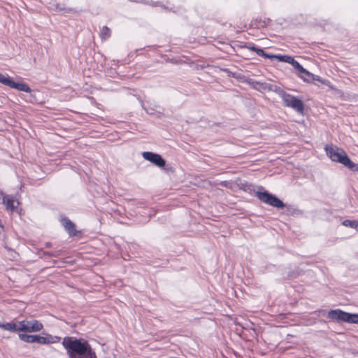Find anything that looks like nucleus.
Returning <instances> with one entry per match:
<instances>
[{
	"label": "nucleus",
	"instance_id": "obj_11",
	"mask_svg": "<svg viewBox=\"0 0 358 358\" xmlns=\"http://www.w3.org/2000/svg\"><path fill=\"white\" fill-rule=\"evenodd\" d=\"M62 223L70 236L76 234L75 224L71 220L64 218L62 220Z\"/></svg>",
	"mask_w": 358,
	"mask_h": 358
},
{
	"label": "nucleus",
	"instance_id": "obj_14",
	"mask_svg": "<svg viewBox=\"0 0 358 358\" xmlns=\"http://www.w3.org/2000/svg\"><path fill=\"white\" fill-rule=\"evenodd\" d=\"M273 58L278 59L280 62H287L291 64L292 65L294 62V59L290 56L287 55H274Z\"/></svg>",
	"mask_w": 358,
	"mask_h": 358
},
{
	"label": "nucleus",
	"instance_id": "obj_6",
	"mask_svg": "<svg viewBox=\"0 0 358 358\" xmlns=\"http://www.w3.org/2000/svg\"><path fill=\"white\" fill-rule=\"evenodd\" d=\"M142 155L145 160L152 162L158 167L162 168L165 166L166 162L164 159L158 154L151 152H144Z\"/></svg>",
	"mask_w": 358,
	"mask_h": 358
},
{
	"label": "nucleus",
	"instance_id": "obj_22",
	"mask_svg": "<svg viewBox=\"0 0 358 358\" xmlns=\"http://www.w3.org/2000/svg\"><path fill=\"white\" fill-rule=\"evenodd\" d=\"M357 226H358V221L353 220L352 224V228H353V229L357 230Z\"/></svg>",
	"mask_w": 358,
	"mask_h": 358
},
{
	"label": "nucleus",
	"instance_id": "obj_4",
	"mask_svg": "<svg viewBox=\"0 0 358 358\" xmlns=\"http://www.w3.org/2000/svg\"><path fill=\"white\" fill-rule=\"evenodd\" d=\"M256 195L264 203L279 208L284 207L282 201L268 192H257Z\"/></svg>",
	"mask_w": 358,
	"mask_h": 358
},
{
	"label": "nucleus",
	"instance_id": "obj_1",
	"mask_svg": "<svg viewBox=\"0 0 358 358\" xmlns=\"http://www.w3.org/2000/svg\"><path fill=\"white\" fill-rule=\"evenodd\" d=\"M62 345L67 350L69 358H96L94 352L86 342L68 337L64 338Z\"/></svg>",
	"mask_w": 358,
	"mask_h": 358
},
{
	"label": "nucleus",
	"instance_id": "obj_3",
	"mask_svg": "<svg viewBox=\"0 0 358 358\" xmlns=\"http://www.w3.org/2000/svg\"><path fill=\"white\" fill-rule=\"evenodd\" d=\"M43 329V324L36 320H24L22 321H19V331H23L27 333H36L41 331Z\"/></svg>",
	"mask_w": 358,
	"mask_h": 358
},
{
	"label": "nucleus",
	"instance_id": "obj_12",
	"mask_svg": "<svg viewBox=\"0 0 358 358\" xmlns=\"http://www.w3.org/2000/svg\"><path fill=\"white\" fill-rule=\"evenodd\" d=\"M19 321L15 322H7V323H1L0 322V328L9 331L16 332L19 331L18 329Z\"/></svg>",
	"mask_w": 358,
	"mask_h": 358
},
{
	"label": "nucleus",
	"instance_id": "obj_21",
	"mask_svg": "<svg viewBox=\"0 0 358 358\" xmlns=\"http://www.w3.org/2000/svg\"><path fill=\"white\" fill-rule=\"evenodd\" d=\"M301 73L305 74L306 76H307L309 78H313V79H315L314 76L312 73H310L309 71H308L306 69H305L304 72H301Z\"/></svg>",
	"mask_w": 358,
	"mask_h": 358
},
{
	"label": "nucleus",
	"instance_id": "obj_18",
	"mask_svg": "<svg viewBox=\"0 0 358 358\" xmlns=\"http://www.w3.org/2000/svg\"><path fill=\"white\" fill-rule=\"evenodd\" d=\"M255 52L259 55V56H263V57H268V58H273L274 57V55H267L266 53H264V52L263 51V50L260 49V48H256L255 50Z\"/></svg>",
	"mask_w": 358,
	"mask_h": 358
},
{
	"label": "nucleus",
	"instance_id": "obj_2",
	"mask_svg": "<svg viewBox=\"0 0 358 358\" xmlns=\"http://www.w3.org/2000/svg\"><path fill=\"white\" fill-rule=\"evenodd\" d=\"M325 150L327 155L332 161L341 163L351 169L355 167V163L349 159L346 152L343 149L336 146L327 145Z\"/></svg>",
	"mask_w": 358,
	"mask_h": 358
},
{
	"label": "nucleus",
	"instance_id": "obj_19",
	"mask_svg": "<svg viewBox=\"0 0 358 358\" xmlns=\"http://www.w3.org/2000/svg\"><path fill=\"white\" fill-rule=\"evenodd\" d=\"M292 66H294V69H296L300 73L305 71V69L302 66H301L299 64V63L297 62L296 60L293 63Z\"/></svg>",
	"mask_w": 358,
	"mask_h": 358
},
{
	"label": "nucleus",
	"instance_id": "obj_20",
	"mask_svg": "<svg viewBox=\"0 0 358 358\" xmlns=\"http://www.w3.org/2000/svg\"><path fill=\"white\" fill-rule=\"evenodd\" d=\"M352 222H353V220H346L343 222V224L345 227H351L352 228Z\"/></svg>",
	"mask_w": 358,
	"mask_h": 358
},
{
	"label": "nucleus",
	"instance_id": "obj_16",
	"mask_svg": "<svg viewBox=\"0 0 358 358\" xmlns=\"http://www.w3.org/2000/svg\"><path fill=\"white\" fill-rule=\"evenodd\" d=\"M10 80V78H9L8 76H6L3 74L0 73V83L8 86Z\"/></svg>",
	"mask_w": 358,
	"mask_h": 358
},
{
	"label": "nucleus",
	"instance_id": "obj_5",
	"mask_svg": "<svg viewBox=\"0 0 358 358\" xmlns=\"http://www.w3.org/2000/svg\"><path fill=\"white\" fill-rule=\"evenodd\" d=\"M282 100L285 106L290 107L299 113H302L303 112V103L296 97L290 94H285L282 95Z\"/></svg>",
	"mask_w": 358,
	"mask_h": 358
},
{
	"label": "nucleus",
	"instance_id": "obj_13",
	"mask_svg": "<svg viewBox=\"0 0 358 358\" xmlns=\"http://www.w3.org/2000/svg\"><path fill=\"white\" fill-rule=\"evenodd\" d=\"M19 338L28 343H37L38 335H30L27 334H20Z\"/></svg>",
	"mask_w": 358,
	"mask_h": 358
},
{
	"label": "nucleus",
	"instance_id": "obj_10",
	"mask_svg": "<svg viewBox=\"0 0 358 358\" xmlns=\"http://www.w3.org/2000/svg\"><path fill=\"white\" fill-rule=\"evenodd\" d=\"M8 86H9L11 88H14L17 90H20V91H23V92H31L30 87L27 84L22 83H15L11 78H10V80Z\"/></svg>",
	"mask_w": 358,
	"mask_h": 358
},
{
	"label": "nucleus",
	"instance_id": "obj_17",
	"mask_svg": "<svg viewBox=\"0 0 358 358\" xmlns=\"http://www.w3.org/2000/svg\"><path fill=\"white\" fill-rule=\"evenodd\" d=\"M101 37L107 38L110 36V29L107 27H103L101 31Z\"/></svg>",
	"mask_w": 358,
	"mask_h": 358
},
{
	"label": "nucleus",
	"instance_id": "obj_9",
	"mask_svg": "<svg viewBox=\"0 0 358 358\" xmlns=\"http://www.w3.org/2000/svg\"><path fill=\"white\" fill-rule=\"evenodd\" d=\"M0 196H2L3 203L6 206L7 210L13 211L17 208V206L15 205V201L12 197L2 192L0 193Z\"/></svg>",
	"mask_w": 358,
	"mask_h": 358
},
{
	"label": "nucleus",
	"instance_id": "obj_23",
	"mask_svg": "<svg viewBox=\"0 0 358 358\" xmlns=\"http://www.w3.org/2000/svg\"><path fill=\"white\" fill-rule=\"evenodd\" d=\"M248 48L251 50H252V51H254V52H255V50H256L257 48L255 46H254V45H249V46H248Z\"/></svg>",
	"mask_w": 358,
	"mask_h": 358
},
{
	"label": "nucleus",
	"instance_id": "obj_15",
	"mask_svg": "<svg viewBox=\"0 0 358 358\" xmlns=\"http://www.w3.org/2000/svg\"><path fill=\"white\" fill-rule=\"evenodd\" d=\"M346 322L358 324V314L347 313Z\"/></svg>",
	"mask_w": 358,
	"mask_h": 358
},
{
	"label": "nucleus",
	"instance_id": "obj_8",
	"mask_svg": "<svg viewBox=\"0 0 358 358\" xmlns=\"http://www.w3.org/2000/svg\"><path fill=\"white\" fill-rule=\"evenodd\" d=\"M347 313H348L346 312L337 309L329 311L328 313V316L334 320L346 322Z\"/></svg>",
	"mask_w": 358,
	"mask_h": 358
},
{
	"label": "nucleus",
	"instance_id": "obj_24",
	"mask_svg": "<svg viewBox=\"0 0 358 358\" xmlns=\"http://www.w3.org/2000/svg\"><path fill=\"white\" fill-rule=\"evenodd\" d=\"M301 78H303L304 80H306V78L303 77V76H301Z\"/></svg>",
	"mask_w": 358,
	"mask_h": 358
},
{
	"label": "nucleus",
	"instance_id": "obj_7",
	"mask_svg": "<svg viewBox=\"0 0 358 358\" xmlns=\"http://www.w3.org/2000/svg\"><path fill=\"white\" fill-rule=\"evenodd\" d=\"M61 338L56 336L45 334L44 336L38 335L37 343L40 344H52L59 342Z\"/></svg>",
	"mask_w": 358,
	"mask_h": 358
}]
</instances>
